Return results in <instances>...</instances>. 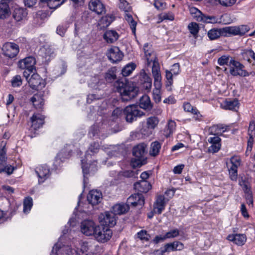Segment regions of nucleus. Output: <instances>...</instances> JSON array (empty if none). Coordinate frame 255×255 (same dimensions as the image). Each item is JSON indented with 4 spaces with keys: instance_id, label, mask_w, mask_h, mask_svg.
Returning <instances> with one entry per match:
<instances>
[{
    "instance_id": "obj_50",
    "label": "nucleus",
    "mask_w": 255,
    "mask_h": 255,
    "mask_svg": "<svg viewBox=\"0 0 255 255\" xmlns=\"http://www.w3.org/2000/svg\"><path fill=\"white\" fill-rule=\"evenodd\" d=\"M255 53L251 49L245 50L242 52V55L244 59L247 60L250 63L252 62V60L255 56Z\"/></svg>"
},
{
    "instance_id": "obj_25",
    "label": "nucleus",
    "mask_w": 255,
    "mask_h": 255,
    "mask_svg": "<svg viewBox=\"0 0 255 255\" xmlns=\"http://www.w3.org/2000/svg\"><path fill=\"white\" fill-rule=\"evenodd\" d=\"M230 127L228 126L219 124L211 127L210 128V131L211 134L213 135H222L225 131H228Z\"/></svg>"
},
{
    "instance_id": "obj_15",
    "label": "nucleus",
    "mask_w": 255,
    "mask_h": 255,
    "mask_svg": "<svg viewBox=\"0 0 255 255\" xmlns=\"http://www.w3.org/2000/svg\"><path fill=\"white\" fill-rule=\"evenodd\" d=\"M168 200L169 199H166L163 195H157L153 205L154 213L158 215L161 214L165 209V205Z\"/></svg>"
},
{
    "instance_id": "obj_29",
    "label": "nucleus",
    "mask_w": 255,
    "mask_h": 255,
    "mask_svg": "<svg viewBox=\"0 0 255 255\" xmlns=\"http://www.w3.org/2000/svg\"><path fill=\"white\" fill-rule=\"evenodd\" d=\"M140 83L142 88L147 92L150 90L152 85V80L146 73H143L140 75Z\"/></svg>"
},
{
    "instance_id": "obj_34",
    "label": "nucleus",
    "mask_w": 255,
    "mask_h": 255,
    "mask_svg": "<svg viewBox=\"0 0 255 255\" xmlns=\"http://www.w3.org/2000/svg\"><path fill=\"white\" fill-rule=\"evenodd\" d=\"M114 17L112 14L106 15L102 17L99 22V25L100 28H104L109 26L114 21Z\"/></svg>"
},
{
    "instance_id": "obj_44",
    "label": "nucleus",
    "mask_w": 255,
    "mask_h": 255,
    "mask_svg": "<svg viewBox=\"0 0 255 255\" xmlns=\"http://www.w3.org/2000/svg\"><path fill=\"white\" fill-rule=\"evenodd\" d=\"M190 13L192 16L198 21H201L203 14L198 9L195 7H191L189 9Z\"/></svg>"
},
{
    "instance_id": "obj_28",
    "label": "nucleus",
    "mask_w": 255,
    "mask_h": 255,
    "mask_svg": "<svg viewBox=\"0 0 255 255\" xmlns=\"http://www.w3.org/2000/svg\"><path fill=\"white\" fill-rule=\"evenodd\" d=\"M11 0H0V18L6 17L10 11L8 3Z\"/></svg>"
},
{
    "instance_id": "obj_53",
    "label": "nucleus",
    "mask_w": 255,
    "mask_h": 255,
    "mask_svg": "<svg viewBox=\"0 0 255 255\" xmlns=\"http://www.w3.org/2000/svg\"><path fill=\"white\" fill-rule=\"evenodd\" d=\"M159 22H162L164 20H169L172 21L174 19V15L171 12L167 13H163L159 15Z\"/></svg>"
},
{
    "instance_id": "obj_60",
    "label": "nucleus",
    "mask_w": 255,
    "mask_h": 255,
    "mask_svg": "<svg viewBox=\"0 0 255 255\" xmlns=\"http://www.w3.org/2000/svg\"><path fill=\"white\" fill-rule=\"evenodd\" d=\"M179 235V230L176 229L171 230L165 235L166 239L173 238L177 237Z\"/></svg>"
},
{
    "instance_id": "obj_61",
    "label": "nucleus",
    "mask_w": 255,
    "mask_h": 255,
    "mask_svg": "<svg viewBox=\"0 0 255 255\" xmlns=\"http://www.w3.org/2000/svg\"><path fill=\"white\" fill-rule=\"evenodd\" d=\"M119 7L126 12H128L130 9V7L128 3L125 0H121L119 4Z\"/></svg>"
},
{
    "instance_id": "obj_21",
    "label": "nucleus",
    "mask_w": 255,
    "mask_h": 255,
    "mask_svg": "<svg viewBox=\"0 0 255 255\" xmlns=\"http://www.w3.org/2000/svg\"><path fill=\"white\" fill-rule=\"evenodd\" d=\"M44 117L40 114H34L30 118L31 128L36 130L42 127L44 123Z\"/></svg>"
},
{
    "instance_id": "obj_47",
    "label": "nucleus",
    "mask_w": 255,
    "mask_h": 255,
    "mask_svg": "<svg viewBox=\"0 0 255 255\" xmlns=\"http://www.w3.org/2000/svg\"><path fill=\"white\" fill-rule=\"evenodd\" d=\"M91 243H82L81 245V251L82 253L86 255H90V253H93L92 250V246H91Z\"/></svg>"
},
{
    "instance_id": "obj_38",
    "label": "nucleus",
    "mask_w": 255,
    "mask_h": 255,
    "mask_svg": "<svg viewBox=\"0 0 255 255\" xmlns=\"http://www.w3.org/2000/svg\"><path fill=\"white\" fill-rule=\"evenodd\" d=\"M136 65L133 63H130L127 64L122 70L123 76L126 77L129 76L135 69Z\"/></svg>"
},
{
    "instance_id": "obj_24",
    "label": "nucleus",
    "mask_w": 255,
    "mask_h": 255,
    "mask_svg": "<svg viewBox=\"0 0 255 255\" xmlns=\"http://www.w3.org/2000/svg\"><path fill=\"white\" fill-rule=\"evenodd\" d=\"M146 146L144 143L139 144L134 146L132 150V153L134 157L145 160V149Z\"/></svg>"
},
{
    "instance_id": "obj_35",
    "label": "nucleus",
    "mask_w": 255,
    "mask_h": 255,
    "mask_svg": "<svg viewBox=\"0 0 255 255\" xmlns=\"http://www.w3.org/2000/svg\"><path fill=\"white\" fill-rule=\"evenodd\" d=\"M176 123L174 121L170 120L163 130V134L168 137L171 135L175 129Z\"/></svg>"
},
{
    "instance_id": "obj_6",
    "label": "nucleus",
    "mask_w": 255,
    "mask_h": 255,
    "mask_svg": "<svg viewBox=\"0 0 255 255\" xmlns=\"http://www.w3.org/2000/svg\"><path fill=\"white\" fill-rule=\"evenodd\" d=\"M126 121L132 123L136 120L137 118L143 115V113L138 109V107L135 105H130L127 106L124 111Z\"/></svg>"
},
{
    "instance_id": "obj_16",
    "label": "nucleus",
    "mask_w": 255,
    "mask_h": 255,
    "mask_svg": "<svg viewBox=\"0 0 255 255\" xmlns=\"http://www.w3.org/2000/svg\"><path fill=\"white\" fill-rule=\"evenodd\" d=\"M107 56L113 63H116L122 59L123 54L119 47L114 46L108 50Z\"/></svg>"
},
{
    "instance_id": "obj_5",
    "label": "nucleus",
    "mask_w": 255,
    "mask_h": 255,
    "mask_svg": "<svg viewBox=\"0 0 255 255\" xmlns=\"http://www.w3.org/2000/svg\"><path fill=\"white\" fill-rule=\"evenodd\" d=\"M154 78V89L152 92L153 98L155 102L159 103L161 100V89L162 87L161 76L155 69L152 74Z\"/></svg>"
},
{
    "instance_id": "obj_42",
    "label": "nucleus",
    "mask_w": 255,
    "mask_h": 255,
    "mask_svg": "<svg viewBox=\"0 0 255 255\" xmlns=\"http://www.w3.org/2000/svg\"><path fill=\"white\" fill-rule=\"evenodd\" d=\"M33 205V200L31 197H27L23 200V212L25 214L29 213Z\"/></svg>"
},
{
    "instance_id": "obj_20",
    "label": "nucleus",
    "mask_w": 255,
    "mask_h": 255,
    "mask_svg": "<svg viewBox=\"0 0 255 255\" xmlns=\"http://www.w3.org/2000/svg\"><path fill=\"white\" fill-rule=\"evenodd\" d=\"M91 10L98 14H102L105 11V7L100 0H91L89 3Z\"/></svg>"
},
{
    "instance_id": "obj_3",
    "label": "nucleus",
    "mask_w": 255,
    "mask_h": 255,
    "mask_svg": "<svg viewBox=\"0 0 255 255\" xmlns=\"http://www.w3.org/2000/svg\"><path fill=\"white\" fill-rule=\"evenodd\" d=\"M143 51L145 60V65L148 67L151 66L152 74L156 69L158 73H160V67L158 62L156 53L153 51L152 46L146 43L144 44Z\"/></svg>"
},
{
    "instance_id": "obj_13",
    "label": "nucleus",
    "mask_w": 255,
    "mask_h": 255,
    "mask_svg": "<svg viewBox=\"0 0 255 255\" xmlns=\"http://www.w3.org/2000/svg\"><path fill=\"white\" fill-rule=\"evenodd\" d=\"M35 58L28 56L20 60L18 62V67L21 69H27L29 71H33L35 69Z\"/></svg>"
},
{
    "instance_id": "obj_56",
    "label": "nucleus",
    "mask_w": 255,
    "mask_h": 255,
    "mask_svg": "<svg viewBox=\"0 0 255 255\" xmlns=\"http://www.w3.org/2000/svg\"><path fill=\"white\" fill-rule=\"evenodd\" d=\"M144 164V160L139 158H133L131 160V166L133 168L141 166Z\"/></svg>"
},
{
    "instance_id": "obj_8",
    "label": "nucleus",
    "mask_w": 255,
    "mask_h": 255,
    "mask_svg": "<svg viewBox=\"0 0 255 255\" xmlns=\"http://www.w3.org/2000/svg\"><path fill=\"white\" fill-rule=\"evenodd\" d=\"M230 65V73L233 76H241L246 77L249 76V73L244 69V66L234 59L231 61Z\"/></svg>"
},
{
    "instance_id": "obj_23",
    "label": "nucleus",
    "mask_w": 255,
    "mask_h": 255,
    "mask_svg": "<svg viewBox=\"0 0 255 255\" xmlns=\"http://www.w3.org/2000/svg\"><path fill=\"white\" fill-rule=\"evenodd\" d=\"M227 239L238 246H243L246 243L247 238L244 234H233L228 236Z\"/></svg>"
},
{
    "instance_id": "obj_43",
    "label": "nucleus",
    "mask_w": 255,
    "mask_h": 255,
    "mask_svg": "<svg viewBox=\"0 0 255 255\" xmlns=\"http://www.w3.org/2000/svg\"><path fill=\"white\" fill-rule=\"evenodd\" d=\"M233 58L229 55H223L218 59V63L220 66L227 65L230 66L231 61Z\"/></svg>"
},
{
    "instance_id": "obj_18",
    "label": "nucleus",
    "mask_w": 255,
    "mask_h": 255,
    "mask_svg": "<svg viewBox=\"0 0 255 255\" xmlns=\"http://www.w3.org/2000/svg\"><path fill=\"white\" fill-rule=\"evenodd\" d=\"M35 172L38 177V182L41 183L48 178L50 171L48 167L44 165L37 167L35 169Z\"/></svg>"
},
{
    "instance_id": "obj_4",
    "label": "nucleus",
    "mask_w": 255,
    "mask_h": 255,
    "mask_svg": "<svg viewBox=\"0 0 255 255\" xmlns=\"http://www.w3.org/2000/svg\"><path fill=\"white\" fill-rule=\"evenodd\" d=\"M93 236L99 243H105L107 242L111 238L112 231L107 227L97 226Z\"/></svg>"
},
{
    "instance_id": "obj_45",
    "label": "nucleus",
    "mask_w": 255,
    "mask_h": 255,
    "mask_svg": "<svg viewBox=\"0 0 255 255\" xmlns=\"http://www.w3.org/2000/svg\"><path fill=\"white\" fill-rule=\"evenodd\" d=\"M202 18L203 19L200 22L209 23H217L221 22L220 18H218L214 16H206L203 14Z\"/></svg>"
},
{
    "instance_id": "obj_52",
    "label": "nucleus",
    "mask_w": 255,
    "mask_h": 255,
    "mask_svg": "<svg viewBox=\"0 0 255 255\" xmlns=\"http://www.w3.org/2000/svg\"><path fill=\"white\" fill-rule=\"evenodd\" d=\"M188 28L191 34L194 36L197 35L199 30V25L196 22H191L189 24Z\"/></svg>"
},
{
    "instance_id": "obj_63",
    "label": "nucleus",
    "mask_w": 255,
    "mask_h": 255,
    "mask_svg": "<svg viewBox=\"0 0 255 255\" xmlns=\"http://www.w3.org/2000/svg\"><path fill=\"white\" fill-rule=\"evenodd\" d=\"M7 157L6 156V150L4 147H3L0 150V164H2L5 162Z\"/></svg>"
},
{
    "instance_id": "obj_26",
    "label": "nucleus",
    "mask_w": 255,
    "mask_h": 255,
    "mask_svg": "<svg viewBox=\"0 0 255 255\" xmlns=\"http://www.w3.org/2000/svg\"><path fill=\"white\" fill-rule=\"evenodd\" d=\"M119 35L114 30H107L103 35L104 39L108 43H113L119 38Z\"/></svg>"
},
{
    "instance_id": "obj_9",
    "label": "nucleus",
    "mask_w": 255,
    "mask_h": 255,
    "mask_svg": "<svg viewBox=\"0 0 255 255\" xmlns=\"http://www.w3.org/2000/svg\"><path fill=\"white\" fill-rule=\"evenodd\" d=\"M222 30L226 34L243 36L249 31L250 27L246 25H241L238 26H227Z\"/></svg>"
},
{
    "instance_id": "obj_59",
    "label": "nucleus",
    "mask_w": 255,
    "mask_h": 255,
    "mask_svg": "<svg viewBox=\"0 0 255 255\" xmlns=\"http://www.w3.org/2000/svg\"><path fill=\"white\" fill-rule=\"evenodd\" d=\"M154 5L158 10H163L166 8V3L161 0H156Z\"/></svg>"
},
{
    "instance_id": "obj_22",
    "label": "nucleus",
    "mask_w": 255,
    "mask_h": 255,
    "mask_svg": "<svg viewBox=\"0 0 255 255\" xmlns=\"http://www.w3.org/2000/svg\"><path fill=\"white\" fill-rule=\"evenodd\" d=\"M221 107L225 110L237 111L239 108V103L237 99H228L221 104Z\"/></svg>"
},
{
    "instance_id": "obj_39",
    "label": "nucleus",
    "mask_w": 255,
    "mask_h": 255,
    "mask_svg": "<svg viewBox=\"0 0 255 255\" xmlns=\"http://www.w3.org/2000/svg\"><path fill=\"white\" fill-rule=\"evenodd\" d=\"M125 19L129 24L132 31V33L135 35L137 24L136 22L133 19L132 16L130 14L127 13H126L125 15Z\"/></svg>"
},
{
    "instance_id": "obj_11",
    "label": "nucleus",
    "mask_w": 255,
    "mask_h": 255,
    "mask_svg": "<svg viewBox=\"0 0 255 255\" xmlns=\"http://www.w3.org/2000/svg\"><path fill=\"white\" fill-rule=\"evenodd\" d=\"M88 161L90 162V159L87 160L85 158V159L81 160V165L84 177L83 182L84 185L86 183V175L88 173L95 172L98 169L96 161H94L93 163H87Z\"/></svg>"
},
{
    "instance_id": "obj_55",
    "label": "nucleus",
    "mask_w": 255,
    "mask_h": 255,
    "mask_svg": "<svg viewBox=\"0 0 255 255\" xmlns=\"http://www.w3.org/2000/svg\"><path fill=\"white\" fill-rule=\"evenodd\" d=\"M14 169V167L10 165L4 166L3 164H0V173L1 172H5L8 175H10L12 173Z\"/></svg>"
},
{
    "instance_id": "obj_41",
    "label": "nucleus",
    "mask_w": 255,
    "mask_h": 255,
    "mask_svg": "<svg viewBox=\"0 0 255 255\" xmlns=\"http://www.w3.org/2000/svg\"><path fill=\"white\" fill-rule=\"evenodd\" d=\"M161 148V144L158 141H154L151 143L150 149V154L153 156H155L159 153Z\"/></svg>"
},
{
    "instance_id": "obj_48",
    "label": "nucleus",
    "mask_w": 255,
    "mask_h": 255,
    "mask_svg": "<svg viewBox=\"0 0 255 255\" xmlns=\"http://www.w3.org/2000/svg\"><path fill=\"white\" fill-rule=\"evenodd\" d=\"M208 36L211 40L218 38L221 35V31L218 29L213 28L208 32Z\"/></svg>"
},
{
    "instance_id": "obj_10",
    "label": "nucleus",
    "mask_w": 255,
    "mask_h": 255,
    "mask_svg": "<svg viewBox=\"0 0 255 255\" xmlns=\"http://www.w3.org/2000/svg\"><path fill=\"white\" fill-rule=\"evenodd\" d=\"M97 226L91 220H85L81 223V231L86 236H93Z\"/></svg>"
},
{
    "instance_id": "obj_64",
    "label": "nucleus",
    "mask_w": 255,
    "mask_h": 255,
    "mask_svg": "<svg viewBox=\"0 0 255 255\" xmlns=\"http://www.w3.org/2000/svg\"><path fill=\"white\" fill-rule=\"evenodd\" d=\"M183 107L184 110L185 112H189V113H192L194 111V110H195L196 109V107H194L192 106L188 102L185 103L183 104Z\"/></svg>"
},
{
    "instance_id": "obj_51",
    "label": "nucleus",
    "mask_w": 255,
    "mask_h": 255,
    "mask_svg": "<svg viewBox=\"0 0 255 255\" xmlns=\"http://www.w3.org/2000/svg\"><path fill=\"white\" fill-rule=\"evenodd\" d=\"M11 85L13 87H19L22 83V80L21 76L16 75L13 76L11 80Z\"/></svg>"
},
{
    "instance_id": "obj_30",
    "label": "nucleus",
    "mask_w": 255,
    "mask_h": 255,
    "mask_svg": "<svg viewBox=\"0 0 255 255\" xmlns=\"http://www.w3.org/2000/svg\"><path fill=\"white\" fill-rule=\"evenodd\" d=\"M31 102L36 109H41L44 105V99L41 93L34 94L31 98Z\"/></svg>"
},
{
    "instance_id": "obj_40",
    "label": "nucleus",
    "mask_w": 255,
    "mask_h": 255,
    "mask_svg": "<svg viewBox=\"0 0 255 255\" xmlns=\"http://www.w3.org/2000/svg\"><path fill=\"white\" fill-rule=\"evenodd\" d=\"M241 164V158L239 156H234L230 159L229 162H227V167L238 168Z\"/></svg>"
},
{
    "instance_id": "obj_14",
    "label": "nucleus",
    "mask_w": 255,
    "mask_h": 255,
    "mask_svg": "<svg viewBox=\"0 0 255 255\" xmlns=\"http://www.w3.org/2000/svg\"><path fill=\"white\" fill-rule=\"evenodd\" d=\"M30 87L34 89H40L45 86V81L37 73H33L28 80Z\"/></svg>"
},
{
    "instance_id": "obj_49",
    "label": "nucleus",
    "mask_w": 255,
    "mask_h": 255,
    "mask_svg": "<svg viewBox=\"0 0 255 255\" xmlns=\"http://www.w3.org/2000/svg\"><path fill=\"white\" fill-rule=\"evenodd\" d=\"M102 82L100 81L99 76L92 77L90 82L89 83V87L92 88L97 89H99V86L101 85Z\"/></svg>"
},
{
    "instance_id": "obj_36",
    "label": "nucleus",
    "mask_w": 255,
    "mask_h": 255,
    "mask_svg": "<svg viewBox=\"0 0 255 255\" xmlns=\"http://www.w3.org/2000/svg\"><path fill=\"white\" fill-rule=\"evenodd\" d=\"M27 11L23 8H16L13 12V17L17 21H20L27 15Z\"/></svg>"
},
{
    "instance_id": "obj_17",
    "label": "nucleus",
    "mask_w": 255,
    "mask_h": 255,
    "mask_svg": "<svg viewBox=\"0 0 255 255\" xmlns=\"http://www.w3.org/2000/svg\"><path fill=\"white\" fill-rule=\"evenodd\" d=\"M102 199V193L97 190L90 191L87 195L88 201L93 206L98 204L101 202Z\"/></svg>"
},
{
    "instance_id": "obj_33",
    "label": "nucleus",
    "mask_w": 255,
    "mask_h": 255,
    "mask_svg": "<svg viewBox=\"0 0 255 255\" xmlns=\"http://www.w3.org/2000/svg\"><path fill=\"white\" fill-rule=\"evenodd\" d=\"M100 145L98 143L94 142L92 143L85 154V158L89 160L92 158V156L97 153L99 150Z\"/></svg>"
},
{
    "instance_id": "obj_62",
    "label": "nucleus",
    "mask_w": 255,
    "mask_h": 255,
    "mask_svg": "<svg viewBox=\"0 0 255 255\" xmlns=\"http://www.w3.org/2000/svg\"><path fill=\"white\" fill-rule=\"evenodd\" d=\"M248 135L249 136H255V122L254 121H251L250 122Z\"/></svg>"
},
{
    "instance_id": "obj_12",
    "label": "nucleus",
    "mask_w": 255,
    "mask_h": 255,
    "mask_svg": "<svg viewBox=\"0 0 255 255\" xmlns=\"http://www.w3.org/2000/svg\"><path fill=\"white\" fill-rule=\"evenodd\" d=\"M61 237L59 240H62ZM52 254L56 255H72V251L71 248L68 245H62L60 241L56 244L52 250Z\"/></svg>"
},
{
    "instance_id": "obj_31",
    "label": "nucleus",
    "mask_w": 255,
    "mask_h": 255,
    "mask_svg": "<svg viewBox=\"0 0 255 255\" xmlns=\"http://www.w3.org/2000/svg\"><path fill=\"white\" fill-rule=\"evenodd\" d=\"M129 207L127 204H118L113 207L112 212L116 215H122L127 212L129 210Z\"/></svg>"
},
{
    "instance_id": "obj_58",
    "label": "nucleus",
    "mask_w": 255,
    "mask_h": 255,
    "mask_svg": "<svg viewBox=\"0 0 255 255\" xmlns=\"http://www.w3.org/2000/svg\"><path fill=\"white\" fill-rule=\"evenodd\" d=\"M230 178L233 181H236L238 178V168L228 167Z\"/></svg>"
},
{
    "instance_id": "obj_1",
    "label": "nucleus",
    "mask_w": 255,
    "mask_h": 255,
    "mask_svg": "<svg viewBox=\"0 0 255 255\" xmlns=\"http://www.w3.org/2000/svg\"><path fill=\"white\" fill-rule=\"evenodd\" d=\"M114 87L120 94L123 101H128L137 95V88L126 79L117 80L114 83Z\"/></svg>"
},
{
    "instance_id": "obj_19",
    "label": "nucleus",
    "mask_w": 255,
    "mask_h": 255,
    "mask_svg": "<svg viewBox=\"0 0 255 255\" xmlns=\"http://www.w3.org/2000/svg\"><path fill=\"white\" fill-rule=\"evenodd\" d=\"M144 203V200L140 194H134L130 196L127 199V205L128 206L135 207L138 205L142 206Z\"/></svg>"
},
{
    "instance_id": "obj_7",
    "label": "nucleus",
    "mask_w": 255,
    "mask_h": 255,
    "mask_svg": "<svg viewBox=\"0 0 255 255\" xmlns=\"http://www.w3.org/2000/svg\"><path fill=\"white\" fill-rule=\"evenodd\" d=\"M99 222L102 226L114 227L116 224V216L111 212H105L101 213L99 217Z\"/></svg>"
},
{
    "instance_id": "obj_37",
    "label": "nucleus",
    "mask_w": 255,
    "mask_h": 255,
    "mask_svg": "<svg viewBox=\"0 0 255 255\" xmlns=\"http://www.w3.org/2000/svg\"><path fill=\"white\" fill-rule=\"evenodd\" d=\"M47 3L48 7L51 9H55L62 4L66 0H40Z\"/></svg>"
},
{
    "instance_id": "obj_57",
    "label": "nucleus",
    "mask_w": 255,
    "mask_h": 255,
    "mask_svg": "<svg viewBox=\"0 0 255 255\" xmlns=\"http://www.w3.org/2000/svg\"><path fill=\"white\" fill-rule=\"evenodd\" d=\"M239 184L242 187L246 194L252 192L251 190V186L250 183L248 181L242 179L239 181Z\"/></svg>"
},
{
    "instance_id": "obj_46",
    "label": "nucleus",
    "mask_w": 255,
    "mask_h": 255,
    "mask_svg": "<svg viewBox=\"0 0 255 255\" xmlns=\"http://www.w3.org/2000/svg\"><path fill=\"white\" fill-rule=\"evenodd\" d=\"M159 119L156 117H151L147 119V128L150 129H154L159 123Z\"/></svg>"
},
{
    "instance_id": "obj_27",
    "label": "nucleus",
    "mask_w": 255,
    "mask_h": 255,
    "mask_svg": "<svg viewBox=\"0 0 255 255\" xmlns=\"http://www.w3.org/2000/svg\"><path fill=\"white\" fill-rule=\"evenodd\" d=\"M135 190L141 193H147L151 188V184L146 180H141L134 184Z\"/></svg>"
},
{
    "instance_id": "obj_54",
    "label": "nucleus",
    "mask_w": 255,
    "mask_h": 255,
    "mask_svg": "<svg viewBox=\"0 0 255 255\" xmlns=\"http://www.w3.org/2000/svg\"><path fill=\"white\" fill-rule=\"evenodd\" d=\"M137 237L141 241L147 242L150 238V236L145 230H141L136 234Z\"/></svg>"
},
{
    "instance_id": "obj_32",
    "label": "nucleus",
    "mask_w": 255,
    "mask_h": 255,
    "mask_svg": "<svg viewBox=\"0 0 255 255\" xmlns=\"http://www.w3.org/2000/svg\"><path fill=\"white\" fill-rule=\"evenodd\" d=\"M139 107L144 110H150L152 108V104L148 96H142L139 100Z\"/></svg>"
},
{
    "instance_id": "obj_2",
    "label": "nucleus",
    "mask_w": 255,
    "mask_h": 255,
    "mask_svg": "<svg viewBox=\"0 0 255 255\" xmlns=\"http://www.w3.org/2000/svg\"><path fill=\"white\" fill-rule=\"evenodd\" d=\"M2 53L0 55V62L5 65H10V59L14 57L19 52L18 46L12 42L5 43L2 48Z\"/></svg>"
}]
</instances>
